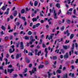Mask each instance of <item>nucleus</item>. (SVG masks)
<instances>
[{
  "instance_id": "f257e3e1",
  "label": "nucleus",
  "mask_w": 78,
  "mask_h": 78,
  "mask_svg": "<svg viewBox=\"0 0 78 78\" xmlns=\"http://www.w3.org/2000/svg\"><path fill=\"white\" fill-rule=\"evenodd\" d=\"M50 13H51V12H53V14L54 15V18L55 19H58V17H57V16H56V15H57V13L56 12V10H55V8H53L52 10H51V9H50L49 10Z\"/></svg>"
},
{
  "instance_id": "f03ea898",
  "label": "nucleus",
  "mask_w": 78,
  "mask_h": 78,
  "mask_svg": "<svg viewBox=\"0 0 78 78\" xmlns=\"http://www.w3.org/2000/svg\"><path fill=\"white\" fill-rule=\"evenodd\" d=\"M11 48H10V49L9 50V52L10 53H12L13 52H14V45H12L11 46Z\"/></svg>"
},
{
  "instance_id": "7ed1b4c3",
  "label": "nucleus",
  "mask_w": 78,
  "mask_h": 78,
  "mask_svg": "<svg viewBox=\"0 0 78 78\" xmlns=\"http://www.w3.org/2000/svg\"><path fill=\"white\" fill-rule=\"evenodd\" d=\"M35 72H36V68H34L31 72L30 71H29V72L30 73V75H32V73H34Z\"/></svg>"
},
{
  "instance_id": "20e7f679",
  "label": "nucleus",
  "mask_w": 78,
  "mask_h": 78,
  "mask_svg": "<svg viewBox=\"0 0 78 78\" xmlns=\"http://www.w3.org/2000/svg\"><path fill=\"white\" fill-rule=\"evenodd\" d=\"M73 10V8H70L69 10V11H68L67 12V14H70V15H71V14H72V11ZM69 11H70L69 12Z\"/></svg>"
},
{
  "instance_id": "39448f33",
  "label": "nucleus",
  "mask_w": 78,
  "mask_h": 78,
  "mask_svg": "<svg viewBox=\"0 0 78 78\" xmlns=\"http://www.w3.org/2000/svg\"><path fill=\"white\" fill-rule=\"evenodd\" d=\"M20 47L21 49H23L24 47H23V42H21L20 43Z\"/></svg>"
},
{
  "instance_id": "423d86ee",
  "label": "nucleus",
  "mask_w": 78,
  "mask_h": 78,
  "mask_svg": "<svg viewBox=\"0 0 78 78\" xmlns=\"http://www.w3.org/2000/svg\"><path fill=\"white\" fill-rule=\"evenodd\" d=\"M44 52L45 53V56L46 57V58H47V56L48 55V51H47V49L46 48H45V49L44 50Z\"/></svg>"
},
{
  "instance_id": "0eeeda50",
  "label": "nucleus",
  "mask_w": 78,
  "mask_h": 78,
  "mask_svg": "<svg viewBox=\"0 0 78 78\" xmlns=\"http://www.w3.org/2000/svg\"><path fill=\"white\" fill-rule=\"evenodd\" d=\"M14 70V69H8V72H9L10 73H11L12 72V71Z\"/></svg>"
},
{
  "instance_id": "6e6552de",
  "label": "nucleus",
  "mask_w": 78,
  "mask_h": 78,
  "mask_svg": "<svg viewBox=\"0 0 78 78\" xmlns=\"http://www.w3.org/2000/svg\"><path fill=\"white\" fill-rule=\"evenodd\" d=\"M21 56V54H17L16 56V59H18L19 57H20Z\"/></svg>"
},
{
  "instance_id": "1a4fd4ad",
  "label": "nucleus",
  "mask_w": 78,
  "mask_h": 78,
  "mask_svg": "<svg viewBox=\"0 0 78 78\" xmlns=\"http://www.w3.org/2000/svg\"><path fill=\"white\" fill-rule=\"evenodd\" d=\"M51 34V35L50 36V37L48 38L49 40H50V39H52V37H53V36L55 35L54 34Z\"/></svg>"
},
{
  "instance_id": "9d476101",
  "label": "nucleus",
  "mask_w": 78,
  "mask_h": 78,
  "mask_svg": "<svg viewBox=\"0 0 78 78\" xmlns=\"http://www.w3.org/2000/svg\"><path fill=\"white\" fill-rule=\"evenodd\" d=\"M4 60H5V61H6V65H7V64H9L10 63V62H8V59H7V58H5L4 59Z\"/></svg>"
},
{
  "instance_id": "9b49d317",
  "label": "nucleus",
  "mask_w": 78,
  "mask_h": 78,
  "mask_svg": "<svg viewBox=\"0 0 78 78\" xmlns=\"http://www.w3.org/2000/svg\"><path fill=\"white\" fill-rule=\"evenodd\" d=\"M33 37L32 36H31L30 37V39L31 41L32 42H34V41H35V39H33Z\"/></svg>"
},
{
  "instance_id": "f8f14e48",
  "label": "nucleus",
  "mask_w": 78,
  "mask_h": 78,
  "mask_svg": "<svg viewBox=\"0 0 78 78\" xmlns=\"http://www.w3.org/2000/svg\"><path fill=\"white\" fill-rule=\"evenodd\" d=\"M8 6V5H6L5 6H3L2 7V9L3 10V11H5L6 9V6Z\"/></svg>"
},
{
  "instance_id": "ddd939ff",
  "label": "nucleus",
  "mask_w": 78,
  "mask_h": 78,
  "mask_svg": "<svg viewBox=\"0 0 78 78\" xmlns=\"http://www.w3.org/2000/svg\"><path fill=\"white\" fill-rule=\"evenodd\" d=\"M65 58H69V55L67 53H66L64 56Z\"/></svg>"
},
{
  "instance_id": "4468645a",
  "label": "nucleus",
  "mask_w": 78,
  "mask_h": 78,
  "mask_svg": "<svg viewBox=\"0 0 78 78\" xmlns=\"http://www.w3.org/2000/svg\"><path fill=\"white\" fill-rule=\"evenodd\" d=\"M48 78H50V76L51 75H52V73H50V72L49 71H48Z\"/></svg>"
},
{
  "instance_id": "2eb2a0df",
  "label": "nucleus",
  "mask_w": 78,
  "mask_h": 78,
  "mask_svg": "<svg viewBox=\"0 0 78 78\" xmlns=\"http://www.w3.org/2000/svg\"><path fill=\"white\" fill-rule=\"evenodd\" d=\"M56 7H57V8H60V7H61V5L59 3L56 4Z\"/></svg>"
},
{
  "instance_id": "dca6fc26",
  "label": "nucleus",
  "mask_w": 78,
  "mask_h": 78,
  "mask_svg": "<svg viewBox=\"0 0 78 78\" xmlns=\"http://www.w3.org/2000/svg\"><path fill=\"white\" fill-rule=\"evenodd\" d=\"M72 47L71 48L72 51V52H73V50L74 49V44H72Z\"/></svg>"
},
{
  "instance_id": "f3484780",
  "label": "nucleus",
  "mask_w": 78,
  "mask_h": 78,
  "mask_svg": "<svg viewBox=\"0 0 78 78\" xmlns=\"http://www.w3.org/2000/svg\"><path fill=\"white\" fill-rule=\"evenodd\" d=\"M2 50V51H4V49H3V47L0 45V51L1 50Z\"/></svg>"
},
{
  "instance_id": "a211bd4d",
  "label": "nucleus",
  "mask_w": 78,
  "mask_h": 78,
  "mask_svg": "<svg viewBox=\"0 0 78 78\" xmlns=\"http://www.w3.org/2000/svg\"><path fill=\"white\" fill-rule=\"evenodd\" d=\"M1 56L2 57H0V59L1 61H2V59H3V53H2L1 54Z\"/></svg>"
},
{
  "instance_id": "6ab92c4d",
  "label": "nucleus",
  "mask_w": 78,
  "mask_h": 78,
  "mask_svg": "<svg viewBox=\"0 0 78 78\" xmlns=\"http://www.w3.org/2000/svg\"><path fill=\"white\" fill-rule=\"evenodd\" d=\"M70 1H71V0H67L65 1V3L68 2V4H70Z\"/></svg>"
},
{
  "instance_id": "aec40b11",
  "label": "nucleus",
  "mask_w": 78,
  "mask_h": 78,
  "mask_svg": "<svg viewBox=\"0 0 78 78\" xmlns=\"http://www.w3.org/2000/svg\"><path fill=\"white\" fill-rule=\"evenodd\" d=\"M69 31L68 30H67L65 32V34H67V36H69L70 35V34L68 32Z\"/></svg>"
},
{
  "instance_id": "412c9836",
  "label": "nucleus",
  "mask_w": 78,
  "mask_h": 78,
  "mask_svg": "<svg viewBox=\"0 0 78 78\" xmlns=\"http://www.w3.org/2000/svg\"><path fill=\"white\" fill-rule=\"evenodd\" d=\"M61 52L62 53H65V52H64V50H63L62 49H61V52H60L59 53V54H60V55H61Z\"/></svg>"
},
{
  "instance_id": "4be33fe9",
  "label": "nucleus",
  "mask_w": 78,
  "mask_h": 78,
  "mask_svg": "<svg viewBox=\"0 0 78 78\" xmlns=\"http://www.w3.org/2000/svg\"><path fill=\"white\" fill-rule=\"evenodd\" d=\"M1 28L2 29V30H6V28L5 26H2L1 27Z\"/></svg>"
},
{
  "instance_id": "5701e85b",
  "label": "nucleus",
  "mask_w": 78,
  "mask_h": 78,
  "mask_svg": "<svg viewBox=\"0 0 78 78\" xmlns=\"http://www.w3.org/2000/svg\"><path fill=\"white\" fill-rule=\"evenodd\" d=\"M54 65H53V67H54V68H56V66H55V65H56V61H55L54 62Z\"/></svg>"
},
{
  "instance_id": "b1692460",
  "label": "nucleus",
  "mask_w": 78,
  "mask_h": 78,
  "mask_svg": "<svg viewBox=\"0 0 78 78\" xmlns=\"http://www.w3.org/2000/svg\"><path fill=\"white\" fill-rule=\"evenodd\" d=\"M44 67V65H40V66H38V68L39 69H42Z\"/></svg>"
},
{
  "instance_id": "393cba45",
  "label": "nucleus",
  "mask_w": 78,
  "mask_h": 78,
  "mask_svg": "<svg viewBox=\"0 0 78 78\" xmlns=\"http://www.w3.org/2000/svg\"><path fill=\"white\" fill-rule=\"evenodd\" d=\"M64 26H63L62 27H61V31H63L64 30L65 28Z\"/></svg>"
},
{
  "instance_id": "a878e982",
  "label": "nucleus",
  "mask_w": 78,
  "mask_h": 78,
  "mask_svg": "<svg viewBox=\"0 0 78 78\" xmlns=\"http://www.w3.org/2000/svg\"><path fill=\"white\" fill-rule=\"evenodd\" d=\"M32 20L33 22H36V21H37V19L36 18H34L32 19Z\"/></svg>"
},
{
  "instance_id": "bb28decb",
  "label": "nucleus",
  "mask_w": 78,
  "mask_h": 78,
  "mask_svg": "<svg viewBox=\"0 0 78 78\" xmlns=\"http://www.w3.org/2000/svg\"><path fill=\"white\" fill-rule=\"evenodd\" d=\"M63 48H64V49H65L66 50H67V48H68V47H67V46H63Z\"/></svg>"
},
{
  "instance_id": "cd10ccee",
  "label": "nucleus",
  "mask_w": 78,
  "mask_h": 78,
  "mask_svg": "<svg viewBox=\"0 0 78 78\" xmlns=\"http://www.w3.org/2000/svg\"><path fill=\"white\" fill-rule=\"evenodd\" d=\"M28 35H31L32 34V32L30 31H29L28 33Z\"/></svg>"
},
{
  "instance_id": "c85d7f7f",
  "label": "nucleus",
  "mask_w": 78,
  "mask_h": 78,
  "mask_svg": "<svg viewBox=\"0 0 78 78\" xmlns=\"http://www.w3.org/2000/svg\"><path fill=\"white\" fill-rule=\"evenodd\" d=\"M61 13V10L60 9L59 10H58V12L57 13V14L58 15L60 14Z\"/></svg>"
},
{
  "instance_id": "c756f323",
  "label": "nucleus",
  "mask_w": 78,
  "mask_h": 78,
  "mask_svg": "<svg viewBox=\"0 0 78 78\" xmlns=\"http://www.w3.org/2000/svg\"><path fill=\"white\" fill-rule=\"evenodd\" d=\"M37 5V1H36L35 2H34V6H36Z\"/></svg>"
},
{
  "instance_id": "7c9ffc66",
  "label": "nucleus",
  "mask_w": 78,
  "mask_h": 78,
  "mask_svg": "<svg viewBox=\"0 0 78 78\" xmlns=\"http://www.w3.org/2000/svg\"><path fill=\"white\" fill-rule=\"evenodd\" d=\"M20 44V43H19V42H18V43H17L16 44V47L17 48H18L19 47V44Z\"/></svg>"
},
{
  "instance_id": "2f4dec72",
  "label": "nucleus",
  "mask_w": 78,
  "mask_h": 78,
  "mask_svg": "<svg viewBox=\"0 0 78 78\" xmlns=\"http://www.w3.org/2000/svg\"><path fill=\"white\" fill-rule=\"evenodd\" d=\"M59 49L58 50L56 49L55 51V52L56 53H59Z\"/></svg>"
},
{
  "instance_id": "473e14b6",
  "label": "nucleus",
  "mask_w": 78,
  "mask_h": 78,
  "mask_svg": "<svg viewBox=\"0 0 78 78\" xmlns=\"http://www.w3.org/2000/svg\"><path fill=\"white\" fill-rule=\"evenodd\" d=\"M63 78H67V74H65L64 75Z\"/></svg>"
},
{
  "instance_id": "72a5a7b5",
  "label": "nucleus",
  "mask_w": 78,
  "mask_h": 78,
  "mask_svg": "<svg viewBox=\"0 0 78 78\" xmlns=\"http://www.w3.org/2000/svg\"><path fill=\"white\" fill-rule=\"evenodd\" d=\"M17 11H16L14 12V16H16L17 15Z\"/></svg>"
},
{
  "instance_id": "f704fd0d",
  "label": "nucleus",
  "mask_w": 78,
  "mask_h": 78,
  "mask_svg": "<svg viewBox=\"0 0 78 78\" xmlns=\"http://www.w3.org/2000/svg\"><path fill=\"white\" fill-rule=\"evenodd\" d=\"M57 73H61V70L58 69L57 71Z\"/></svg>"
},
{
  "instance_id": "c9c22d12",
  "label": "nucleus",
  "mask_w": 78,
  "mask_h": 78,
  "mask_svg": "<svg viewBox=\"0 0 78 78\" xmlns=\"http://www.w3.org/2000/svg\"><path fill=\"white\" fill-rule=\"evenodd\" d=\"M26 61L27 62V63H29V62H30V60L28 59L27 58H26Z\"/></svg>"
},
{
  "instance_id": "e433bc0d",
  "label": "nucleus",
  "mask_w": 78,
  "mask_h": 78,
  "mask_svg": "<svg viewBox=\"0 0 78 78\" xmlns=\"http://www.w3.org/2000/svg\"><path fill=\"white\" fill-rule=\"evenodd\" d=\"M73 36H74V35L73 34H71L70 37V39H72V38H73Z\"/></svg>"
},
{
  "instance_id": "4c0bfd02",
  "label": "nucleus",
  "mask_w": 78,
  "mask_h": 78,
  "mask_svg": "<svg viewBox=\"0 0 78 78\" xmlns=\"http://www.w3.org/2000/svg\"><path fill=\"white\" fill-rule=\"evenodd\" d=\"M28 55H29V56H33V53L31 52H29Z\"/></svg>"
},
{
  "instance_id": "58836bf2",
  "label": "nucleus",
  "mask_w": 78,
  "mask_h": 78,
  "mask_svg": "<svg viewBox=\"0 0 78 78\" xmlns=\"http://www.w3.org/2000/svg\"><path fill=\"white\" fill-rule=\"evenodd\" d=\"M66 22L67 23H70V21L69 20H68Z\"/></svg>"
},
{
  "instance_id": "ea45409f",
  "label": "nucleus",
  "mask_w": 78,
  "mask_h": 78,
  "mask_svg": "<svg viewBox=\"0 0 78 78\" xmlns=\"http://www.w3.org/2000/svg\"><path fill=\"white\" fill-rule=\"evenodd\" d=\"M40 25V23H37L36 24V27H39V26Z\"/></svg>"
},
{
  "instance_id": "a19ab883",
  "label": "nucleus",
  "mask_w": 78,
  "mask_h": 78,
  "mask_svg": "<svg viewBox=\"0 0 78 78\" xmlns=\"http://www.w3.org/2000/svg\"><path fill=\"white\" fill-rule=\"evenodd\" d=\"M45 65H48V61H46L45 62Z\"/></svg>"
},
{
  "instance_id": "79ce46f5",
  "label": "nucleus",
  "mask_w": 78,
  "mask_h": 78,
  "mask_svg": "<svg viewBox=\"0 0 78 78\" xmlns=\"http://www.w3.org/2000/svg\"><path fill=\"white\" fill-rule=\"evenodd\" d=\"M17 66L19 67V70H20V64H19V63H18L17 64Z\"/></svg>"
},
{
  "instance_id": "37998d69",
  "label": "nucleus",
  "mask_w": 78,
  "mask_h": 78,
  "mask_svg": "<svg viewBox=\"0 0 78 78\" xmlns=\"http://www.w3.org/2000/svg\"><path fill=\"white\" fill-rule=\"evenodd\" d=\"M24 12H25V9H22L21 11V13H23Z\"/></svg>"
},
{
  "instance_id": "c03bdc74",
  "label": "nucleus",
  "mask_w": 78,
  "mask_h": 78,
  "mask_svg": "<svg viewBox=\"0 0 78 78\" xmlns=\"http://www.w3.org/2000/svg\"><path fill=\"white\" fill-rule=\"evenodd\" d=\"M57 57L56 56H54L53 57V59H57Z\"/></svg>"
},
{
  "instance_id": "a18cd8bd",
  "label": "nucleus",
  "mask_w": 78,
  "mask_h": 78,
  "mask_svg": "<svg viewBox=\"0 0 78 78\" xmlns=\"http://www.w3.org/2000/svg\"><path fill=\"white\" fill-rule=\"evenodd\" d=\"M21 19H23V20H24V21H25V17H22Z\"/></svg>"
},
{
  "instance_id": "49530a36",
  "label": "nucleus",
  "mask_w": 78,
  "mask_h": 78,
  "mask_svg": "<svg viewBox=\"0 0 78 78\" xmlns=\"http://www.w3.org/2000/svg\"><path fill=\"white\" fill-rule=\"evenodd\" d=\"M13 77V78H16V77H17V75L16 74L14 75Z\"/></svg>"
},
{
  "instance_id": "de8ad7c7",
  "label": "nucleus",
  "mask_w": 78,
  "mask_h": 78,
  "mask_svg": "<svg viewBox=\"0 0 78 78\" xmlns=\"http://www.w3.org/2000/svg\"><path fill=\"white\" fill-rule=\"evenodd\" d=\"M41 53V51H40L38 53V56H39L40 55V54Z\"/></svg>"
},
{
  "instance_id": "09e8293b",
  "label": "nucleus",
  "mask_w": 78,
  "mask_h": 78,
  "mask_svg": "<svg viewBox=\"0 0 78 78\" xmlns=\"http://www.w3.org/2000/svg\"><path fill=\"white\" fill-rule=\"evenodd\" d=\"M27 69L26 68L25 69H24V72L23 73H26V72H27Z\"/></svg>"
},
{
  "instance_id": "8fccbe9b",
  "label": "nucleus",
  "mask_w": 78,
  "mask_h": 78,
  "mask_svg": "<svg viewBox=\"0 0 78 78\" xmlns=\"http://www.w3.org/2000/svg\"><path fill=\"white\" fill-rule=\"evenodd\" d=\"M25 39H26V40H27V39H29V38H28L27 36H25Z\"/></svg>"
},
{
  "instance_id": "3c124183",
  "label": "nucleus",
  "mask_w": 78,
  "mask_h": 78,
  "mask_svg": "<svg viewBox=\"0 0 78 78\" xmlns=\"http://www.w3.org/2000/svg\"><path fill=\"white\" fill-rule=\"evenodd\" d=\"M4 73L5 74H6V75L7 74V71H6V69H5L4 70Z\"/></svg>"
},
{
  "instance_id": "603ef678",
  "label": "nucleus",
  "mask_w": 78,
  "mask_h": 78,
  "mask_svg": "<svg viewBox=\"0 0 78 78\" xmlns=\"http://www.w3.org/2000/svg\"><path fill=\"white\" fill-rule=\"evenodd\" d=\"M63 39L62 38H61L60 39H58V41H59V42H61V41H62Z\"/></svg>"
},
{
  "instance_id": "864d4df0",
  "label": "nucleus",
  "mask_w": 78,
  "mask_h": 78,
  "mask_svg": "<svg viewBox=\"0 0 78 78\" xmlns=\"http://www.w3.org/2000/svg\"><path fill=\"white\" fill-rule=\"evenodd\" d=\"M5 41H6V40H8V37L6 36L5 37Z\"/></svg>"
},
{
  "instance_id": "5fc2aeb1",
  "label": "nucleus",
  "mask_w": 78,
  "mask_h": 78,
  "mask_svg": "<svg viewBox=\"0 0 78 78\" xmlns=\"http://www.w3.org/2000/svg\"><path fill=\"white\" fill-rule=\"evenodd\" d=\"M12 37H13L12 36H10V40H12Z\"/></svg>"
},
{
  "instance_id": "6e6d98bb",
  "label": "nucleus",
  "mask_w": 78,
  "mask_h": 78,
  "mask_svg": "<svg viewBox=\"0 0 78 78\" xmlns=\"http://www.w3.org/2000/svg\"><path fill=\"white\" fill-rule=\"evenodd\" d=\"M11 58L12 59H14V55H12L11 56Z\"/></svg>"
},
{
  "instance_id": "4d7b16f0",
  "label": "nucleus",
  "mask_w": 78,
  "mask_h": 78,
  "mask_svg": "<svg viewBox=\"0 0 78 78\" xmlns=\"http://www.w3.org/2000/svg\"><path fill=\"white\" fill-rule=\"evenodd\" d=\"M42 40L41 39L40 40V42L39 43V44H42Z\"/></svg>"
},
{
  "instance_id": "13d9d810",
  "label": "nucleus",
  "mask_w": 78,
  "mask_h": 78,
  "mask_svg": "<svg viewBox=\"0 0 78 78\" xmlns=\"http://www.w3.org/2000/svg\"><path fill=\"white\" fill-rule=\"evenodd\" d=\"M5 14H7V15L8 14H9V12H6L5 13Z\"/></svg>"
},
{
  "instance_id": "bf43d9fd",
  "label": "nucleus",
  "mask_w": 78,
  "mask_h": 78,
  "mask_svg": "<svg viewBox=\"0 0 78 78\" xmlns=\"http://www.w3.org/2000/svg\"><path fill=\"white\" fill-rule=\"evenodd\" d=\"M18 34V33H17V32H15L14 34L15 36L16 35V34Z\"/></svg>"
},
{
  "instance_id": "052dcab7",
  "label": "nucleus",
  "mask_w": 78,
  "mask_h": 78,
  "mask_svg": "<svg viewBox=\"0 0 78 78\" xmlns=\"http://www.w3.org/2000/svg\"><path fill=\"white\" fill-rule=\"evenodd\" d=\"M42 47H43V48H45V45L44 44H42Z\"/></svg>"
},
{
  "instance_id": "680f3d73",
  "label": "nucleus",
  "mask_w": 78,
  "mask_h": 78,
  "mask_svg": "<svg viewBox=\"0 0 78 78\" xmlns=\"http://www.w3.org/2000/svg\"><path fill=\"white\" fill-rule=\"evenodd\" d=\"M70 67L72 68V69H74V68H75V67H74V66H73L72 65Z\"/></svg>"
},
{
  "instance_id": "e2e57ef3",
  "label": "nucleus",
  "mask_w": 78,
  "mask_h": 78,
  "mask_svg": "<svg viewBox=\"0 0 78 78\" xmlns=\"http://www.w3.org/2000/svg\"><path fill=\"white\" fill-rule=\"evenodd\" d=\"M75 47L76 48H77V47H78V44L76 43H75Z\"/></svg>"
},
{
  "instance_id": "0e129e2a",
  "label": "nucleus",
  "mask_w": 78,
  "mask_h": 78,
  "mask_svg": "<svg viewBox=\"0 0 78 78\" xmlns=\"http://www.w3.org/2000/svg\"><path fill=\"white\" fill-rule=\"evenodd\" d=\"M13 31V29L12 30H9V33H10V32H12V31Z\"/></svg>"
},
{
  "instance_id": "69168bd1",
  "label": "nucleus",
  "mask_w": 78,
  "mask_h": 78,
  "mask_svg": "<svg viewBox=\"0 0 78 78\" xmlns=\"http://www.w3.org/2000/svg\"><path fill=\"white\" fill-rule=\"evenodd\" d=\"M37 49H39V48H40V46L39 45H37Z\"/></svg>"
},
{
  "instance_id": "338daca9",
  "label": "nucleus",
  "mask_w": 78,
  "mask_h": 78,
  "mask_svg": "<svg viewBox=\"0 0 78 78\" xmlns=\"http://www.w3.org/2000/svg\"><path fill=\"white\" fill-rule=\"evenodd\" d=\"M31 66H32V64H29V67H31Z\"/></svg>"
},
{
  "instance_id": "774afa93",
  "label": "nucleus",
  "mask_w": 78,
  "mask_h": 78,
  "mask_svg": "<svg viewBox=\"0 0 78 78\" xmlns=\"http://www.w3.org/2000/svg\"><path fill=\"white\" fill-rule=\"evenodd\" d=\"M55 31V29H52V32H53V33H54Z\"/></svg>"
}]
</instances>
